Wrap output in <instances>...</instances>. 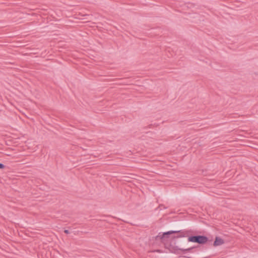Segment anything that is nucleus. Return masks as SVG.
Masks as SVG:
<instances>
[{"label": "nucleus", "instance_id": "1", "mask_svg": "<svg viewBox=\"0 0 258 258\" xmlns=\"http://www.w3.org/2000/svg\"><path fill=\"white\" fill-rule=\"evenodd\" d=\"M165 232H160L158 235L155 237V239L156 240H160L164 244L165 248L168 249L171 252L179 254V251H181L183 253H185L186 251H191L193 249L196 247L192 246L187 248H179L176 245V240L179 237H177L176 235H174L170 238V235H166L163 238H162V234H163Z\"/></svg>", "mask_w": 258, "mask_h": 258}, {"label": "nucleus", "instance_id": "2", "mask_svg": "<svg viewBox=\"0 0 258 258\" xmlns=\"http://www.w3.org/2000/svg\"><path fill=\"white\" fill-rule=\"evenodd\" d=\"M193 233L191 230H171L166 232L163 234H162V238L165 237V235H170L171 234H177L176 237H188V241L191 242L197 243L198 235H191Z\"/></svg>", "mask_w": 258, "mask_h": 258}, {"label": "nucleus", "instance_id": "3", "mask_svg": "<svg viewBox=\"0 0 258 258\" xmlns=\"http://www.w3.org/2000/svg\"><path fill=\"white\" fill-rule=\"evenodd\" d=\"M208 241V238L205 235H198L197 243L200 244H205Z\"/></svg>", "mask_w": 258, "mask_h": 258}, {"label": "nucleus", "instance_id": "4", "mask_svg": "<svg viewBox=\"0 0 258 258\" xmlns=\"http://www.w3.org/2000/svg\"><path fill=\"white\" fill-rule=\"evenodd\" d=\"M223 243H224V240L218 236H216L215 238V240L214 242L213 245L214 246H217L221 245Z\"/></svg>", "mask_w": 258, "mask_h": 258}, {"label": "nucleus", "instance_id": "5", "mask_svg": "<svg viewBox=\"0 0 258 258\" xmlns=\"http://www.w3.org/2000/svg\"><path fill=\"white\" fill-rule=\"evenodd\" d=\"M5 167V165L3 163H0V169H4Z\"/></svg>", "mask_w": 258, "mask_h": 258}, {"label": "nucleus", "instance_id": "6", "mask_svg": "<svg viewBox=\"0 0 258 258\" xmlns=\"http://www.w3.org/2000/svg\"><path fill=\"white\" fill-rule=\"evenodd\" d=\"M64 232L66 234H69V233H70V231H69V230H67V229H65V230H64Z\"/></svg>", "mask_w": 258, "mask_h": 258}, {"label": "nucleus", "instance_id": "7", "mask_svg": "<svg viewBox=\"0 0 258 258\" xmlns=\"http://www.w3.org/2000/svg\"><path fill=\"white\" fill-rule=\"evenodd\" d=\"M152 126H153V124H151L149 125L148 127H149V128H151Z\"/></svg>", "mask_w": 258, "mask_h": 258}]
</instances>
